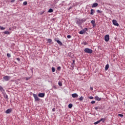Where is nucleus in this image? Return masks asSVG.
Masks as SVG:
<instances>
[{"label": "nucleus", "mask_w": 125, "mask_h": 125, "mask_svg": "<svg viewBox=\"0 0 125 125\" xmlns=\"http://www.w3.org/2000/svg\"><path fill=\"white\" fill-rule=\"evenodd\" d=\"M75 23L77 24L78 26L82 27V24H83V19H77L75 21Z\"/></svg>", "instance_id": "obj_1"}, {"label": "nucleus", "mask_w": 125, "mask_h": 125, "mask_svg": "<svg viewBox=\"0 0 125 125\" xmlns=\"http://www.w3.org/2000/svg\"><path fill=\"white\" fill-rule=\"evenodd\" d=\"M84 52L85 53H89V54H91V53L93 52V51L91 49L86 48L84 49Z\"/></svg>", "instance_id": "obj_2"}, {"label": "nucleus", "mask_w": 125, "mask_h": 125, "mask_svg": "<svg viewBox=\"0 0 125 125\" xmlns=\"http://www.w3.org/2000/svg\"><path fill=\"white\" fill-rule=\"evenodd\" d=\"M10 79H11V77L9 76H5L3 77V80L5 82H8V81H9V80H10Z\"/></svg>", "instance_id": "obj_3"}, {"label": "nucleus", "mask_w": 125, "mask_h": 125, "mask_svg": "<svg viewBox=\"0 0 125 125\" xmlns=\"http://www.w3.org/2000/svg\"><path fill=\"white\" fill-rule=\"evenodd\" d=\"M33 96L34 97L35 99V101H40L41 99L38 97V95L35 94H33Z\"/></svg>", "instance_id": "obj_4"}, {"label": "nucleus", "mask_w": 125, "mask_h": 125, "mask_svg": "<svg viewBox=\"0 0 125 125\" xmlns=\"http://www.w3.org/2000/svg\"><path fill=\"white\" fill-rule=\"evenodd\" d=\"M55 42H57L58 43V44H59V45H63V43H62V42H61V41H60L59 40L55 38Z\"/></svg>", "instance_id": "obj_5"}, {"label": "nucleus", "mask_w": 125, "mask_h": 125, "mask_svg": "<svg viewBox=\"0 0 125 125\" xmlns=\"http://www.w3.org/2000/svg\"><path fill=\"white\" fill-rule=\"evenodd\" d=\"M112 23H113V25H114V26H119V23H118V21H117L116 20H113L112 21Z\"/></svg>", "instance_id": "obj_6"}, {"label": "nucleus", "mask_w": 125, "mask_h": 125, "mask_svg": "<svg viewBox=\"0 0 125 125\" xmlns=\"http://www.w3.org/2000/svg\"><path fill=\"white\" fill-rule=\"evenodd\" d=\"M109 35H106L105 36H104V41L105 42H108L109 40Z\"/></svg>", "instance_id": "obj_7"}, {"label": "nucleus", "mask_w": 125, "mask_h": 125, "mask_svg": "<svg viewBox=\"0 0 125 125\" xmlns=\"http://www.w3.org/2000/svg\"><path fill=\"white\" fill-rule=\"evenodd\" d=\"M72 96L73 98H78L79 97V95L77 93H73L72 94Z\"/></svg>", "instance_id": "obj_8"}, {"label": "nucleus", "mask_w": 125, "mask_h": 125, "mask_svg": "<svg viewBox=\"0 0 125 125\" xmlns=\"http://www.w3.org/2000/svg\"><path fill=\"white\" fill-rule=\"evenodd\" d=\"M45 94H44V93H40L38 94V96L39 97H42L43 98L44 96H45Z\"/></svg>", "instance_id": "obj_9"}, {"label": "nucleus", "mask_w": 125, "mask_h": 125, "mask_svg": "<svg viewBox=\"0 0 125 125\" xmlns=\"http://www.w3.org/2000/svg\"><path fill=\"white\" fill-rule=\"evenodd\" d=\"M11 112H12V109L9 108L5 111V113L6 114H10Z\"/></svg>", "instance_id": "obj_10"}, {"label": "nucleus", "mask_w": 125, "mask_h": 125, "mask_svg": "<svg viewBox=\"0 0 125 125\" xmlns=\"http://www.w3.org/2000/svg\"><path fill=\"white\" fill-rule=\"evenodd\" d=\"M95 99L97 101H100V100H101V98H99L98 96H96L95 97Z\"/></svg>", "instance_id": "obj_11"}, {"label": "nucleus", "mask_w": 125, "mask_h": 125, "mask_svg": "<svg viewBox=\"0 0 125 125\" xmlns=\"http://www.w3.org/2000/svg\"><path fill=\"white\" fill-rule=\"evenodd\" d=\"M97 6H98V3H94L92 5V7H96Z\"/></svg>", "instance_id": "obj_12"}, {"label": "nucleus", "mask_w": 125, "mask_h": 125, "mask_svg": "<svg viewBox=\"0 0 125 125\" xmlns=\"http://www.w3.org/2000/svg\"><path fill=\"white\" fill-rule=\"evenodd\" d=\"M3 95H4V98L7 99V100H8V96L7 95V94H6V93H4Z\"/></svg>", "instance_id": "obj_13"}, {"label": "nucleus", "mask_w": 125, "mask_h": 125, "mask_svg": "<svg viewBox=\"0 0 125 125\" xmlns=\"http://www.w3.org/2000/svg\"><path fill=\"white\" fill-rule=\"evenodd\" d=\"M109 64H107L105 67V70L107 71V70L109 69Z\"/></svg>", "instance_id": "obj_14"}, {"label": "nucleus", "mask_w": 125, "mask_h": 125, "mask_svg": "<svg viewBox=\"0 0 125 125\" xmlns=\"http://www.w3.org/2000/svg\"><path fill=\"white\" fill-rule=\"evenodd\" d=\"M3 33L5 35H10V32H9L8 31H6L3 32Z\"/></svg>", "instance_id": "obj_15"}, {"label": "nucleus", "mask_w": 125, "mask_h": 125, "mask_svg": "<svg viewBox=\"0 0 125 125\" xmlns=\"http://www.w3.org/2000/svg\"><path fill=\"white\" fill-rule=\"evenodd\" d=\"M90 14L91 15H93V14H94V10H93V9H91Z\"/></svg>", "instance_id": "obj_16"}, {"label": "nucleus", "mask_w": 125, "mask_h": 125, "mask_svg": "<svg viewBox=\"0 0 125 125\" xmlns=\"http://www.w3.org/2000/svg\"><path fill=\"white\" fill-rule=\"evenodd\" d=\"M91 24H92L93 26H95V21L92 20L91 21Z\"/></svg>", "instance_id": "obj_17"}, {"label": "nucleus", "mask_w": 125, "mask_h": 125, "mask_svg": "<svg viewBox=\"0 0 125 125\" xmlns=\"http://www.w3.org/2000/svg\"><path fill=\"white\" fill-rule=\"evenodd\" d=\"M85 32L83 30H81L79 34H80V35H83V34H84Z\"/></svg>", "instance_id": "obj_18"}, {"label": "nucleus", "mask_w": 125, "mask_h": 125, "mask_svg": "<svg viewBox=\"0 0 125 125\" xmlns=\"http://www.w3.org/2000/svg\"><path fill=\"white\" fill-rule=\"evenodd\" d=\"M49 13H51L52 12H53V9L52 8H50L48 11Z\"/></svg>", "instance_id": "obj_19"}, {"label": "nucleus", "mask_w": 125, "mask_h": 125, "mask_svg": "<svg viewBox=\"0 0 125 125\" xmlns=\"http://www.w3.org/2000/svg\"><path fill=\"white\" fill-rule=\"evenodd\" d=\"M72 107H73V104H68V108H69V109H71V108H72Z\"/></svg>", "instance_id": "obj_20"}, {"label": "nucleus", "mask_w": 125, "mask_h": 125, "mask_svg": "<svg viewBox=\"0 0 125 125\" xmlns=\"http://www.w3.org/2000/svg\"><path fill=\"white\" fill-rule=\"evenodd\" d=\"M100 122H102V123H104L105 121V119L104 118H102L100 120H99Z\"/></svg>", "instance_id": "obj_21"}, {"label": "nucleus", "mask_w": 125, "mask_h": 125, "mask_svg": "<svg viewBox=\"0 0 125 125\" xmlns=\"http://www.w3.org/2000/svg\"><path fill=\"white\" fill-rule=\"evenodd\" d=\"M58 84H59V85L60 86H62V82L59 81V82H58Z\"/></svg>", "instance_id": "obj_22"}, {"label": "nucleus", "mask_w": 125, "mask_h": 125, "mask_svg": "<svg viewBox=\"0 0 125 125\" xmlns=\"http://www.w3.org/2000/svg\"><path fill=\"white\" fill-rule=\"evenodd\" d=\"M7 56L8 58H10V57H11V55H10V54H9V53H7Z\"/></svg>", "instance_id": "obj_23"}, {"label": "nucleus", "mask_w": 125, "mask_h": 125, "mask_svg": "<svg viewBox=\"0 0 125 125\" xmlns=\"http://www.w3.org/2000/svg\"><path fill=\"white\" fill-rule=\"evenodd\" d=\"M79 100H80V101H83V97L81 96V97L79 98Z\"/></svg>", "instance_id": "obj_24"}, {"label": "nucleus", "mask_w": 125, "mask_h": 125, "mask_svg": "<svg viewBox=\"0 0 125 125\" xmlns=\"http://www.w3.org/2000/svg\"><path fill=\"white\" fill-rule=\"evenodd\" d=\"M52 42V40H51V39H48V42H49V43H50V42Z\"/></svg>", "instance_id": "obj_25"}, {"label": "nucleus", "mask_w": 125, "mask_h": 125, "mask_svg": "<svg viewBox=\"0 0 125 125\" xmlns=\"http://www.w3.org/2000/svg\"><path fill=\"white\" fill-rule=\"evenodd\" d=\"M52 71L53 72V73H54V72H55V67H52Z\"/></svg>", "instance_id": "obj_26"}, {"label": "nucleus", "mask_w": 125, "mask_h": 125, "mask_svg": "<svg viewBox=\"0 0 125 125\" xmlns=\"http://www.w3.org/2000/svg\"><path fill=\"white\" fill-rule=\"evenodd\" d=\"M99 123H100V121H99H99H98L95 122V123H94V125H98V124H99Z\"/></svg>", "instance_id": "obj_27"}, {"label": "nucleus", "mask_w": 125, "mask_h": 125, "mask_svg": "<svg viewBox=\"0 0 125 125\" xmlns=\"http://www.w3.org/2000/svg\"><path fill=\"white\" fill-rule=\"evenodd\" d=\"M27 3H28V2H27V1H25L23 2V5H27Z\"/></svg>", "instance_id": "obj_28"}, {"label": "nucleus", "mask_w": 125, "mask_h": 125, "mask_svg": "<svg viewBox=\"0 0 125 125\" xmlns=\"http://www.w3.org/2000/svg\"><path fill=\"white\" fill-rule=\"evenodd\" d=\"M97 12L98 13H100V14H101V13H102V11H100V10H97Z\"/></svg>", "instance_id": "obj_29"}, {"label": "nucleus", "mask_w": 125, "mask_h": 125, "mask_svg": "<svg viewBox=\"0 0 125 125\" xmlns=\"http://www.w3.org/2000/svg\"><path fill=\"white\" fill-rule=\"evenodd\" d=\"M57 70L58 71H60L61 70V66H59L57 67Z\"/></svg>", "instance_id": "obj_30"}, {"label": "nucleus", "mask_w": 125, "mask_h": 125, "mask_svg": "<svg viewBox=\"0 0 125 125\" xmlns=\"http://www.w3.org/2000/svg\"><path fill=\"white\" fill-rule=\"evenodd\" d=\"M119 117H121V118H123V117H124V115L122 114H118Z\"/></svg>", "instance_id": "obj_31"}, {"label": "nucleus", "mask_w": 125, "mask_h": 125, "mask_svg": "<svg viewBox=\"0 0 125 125\" xmlns=\"http://www.w3.org/2000/svg\"><path fill=\"white\" fill-rule=\"evenodd\" d=\"M0 30H5V28H4L2 26H0Z\"/></svg>", "instance_id": "obj_32"}, {"label": "nucleus", "mask_w": 125, "mask_h": 125, "mask_svg": "<svg viewBox=\"0 0 125 125\" xmlns=\"http://www.w3.org/2000/svg\"><path fill=\"white\" fill-rule=\"evenodd\" d=\"M53 88H54V89H57L58 88V87H57V86L56 85H54L53 86Z\"/></svg>", "instance_id": "obj_33"}, {"label": "nucleus", "mask_w": 125, "mask_h": 125, "mask_svg": "<svg viewBox=\"0 0 125 125\" xmlns=\"http://www.w3.org/2000/svg\"><path fill=\"white\" fill-rule=\"evenodd\" d=\"M83 30L85 33V32H86V31L87 30V28H84V29Z\"/></svg>", "instance_id": "obj_34"}, {"label": "nucleus", "mask_w": 125, "mask_h": 125, "mask_svg": "<svg viewBox=\"0 0 125 125\" xmlns=\"http://www.w3.org/2000/svg\"><path fill=\"white\" fill-rule=\"evenodd\" d=\"M31 71L32 72V74L34 73V68L33 67L30 68Z\"/></svg>", "instance_id": "obj_35"}, {"label": "nucleus", "mask_w": 125, "mask_h": 125, "mask_svg": "<svg viewBox=\"0 0 125 125\" xmlns=\"http://www.w3.org/2000/svg\"><path fill=\"white\" fill-rule=\"evenodd\" d=\"M0 90L1 91H2V90H3V88L0 85Z\"/></svg>", "instance_id": "obj_36"}, {"label": "nucleus", "mask_w": 125, "mask_h": 125, "mask_svg": "<svg viewBox=\"0 0 125 125\" xmlns=\"http://www.w3.org/2000/svg\"><path fill=\"white\" fill-rule=\"evenodd\" d=\"M67 39H71V38H72V36H71V35H67Z\"/></svg>", "instance_id": "obj_37"}, {"label": "nucleus", "mask_w": 125, "mask_h": 125, "mask_svg": "<svg viewBox=\"0 0 125 125\" xmlns=\"http://www.w3.org/2000/svg\"><path fill=\"white\" fill-rule=\"evenodd\" d=\"M72 64V66L74 67V65H75V60L73 61Z\"/></svg>", "instance_id": "obj_38"}, {"label": "nucleus", "mask_w": 125, "mask_h": 125, "mask_svg": "<svg viewBox=\"0 0 125 125\" xmlns=\"http://www.w3.org/2000/svg\"><path fill=\"white\" fill-rule=\"evenodd\" d=\"M91 104H95V101H92L91 102Z\"/></svg>", "instance_id": "obj_39"}, {"label": "nucleus", "mask_w": 125, "mask_h": 125, "mask_svg": "<svg viewBox=\"0 0 125 125\" xmlns=\"http://www.w3.org/2000/svg\"><path fill=\"white\" fill-rule=\"evenodd\" d=\"M30 79H31V77H29V78L26 77L25 78V80H26V81H29V80H30Z\"/></svg>", "instance_id": "obj_40"}, {"label": "nucleus", "mask_w": 125, "mask_h": 125, "mask_svg": "<svg viewBox=\"0 0 125 125\" xmlns=\"http://www.w3.org/2000/svg\"><path fill=\"white\" fill-rule=\"evenodd\" d=\"M85 21H86V19H85V20H83L82 19V23H83V22H85Z\"/></svg>", "instance_id": "obj_41"}, {"label": "nucleus", "mask_w": 125, "mask_h": 125, "mask_svg": "<svg viewBox=\"0 0 125 125\" xmlns=\"http://www.w3.org/2000/svg\"><path fill=\"white\" fill-rule=\"evenodd\" d=\"M72 8H73V7L70 6V7H69V8L68 9V10H70V9H72Z\"/></svg>", "instance_id": "obj_42"}, {"label": "nucleus", "mask_w": 125, "mask_h": 125, "mask_svg": "<svg viewBox=\"0 0 125 125\" xmlns=\"http://www.w3.org/2000/svg\"><path fill=\"white\" fill-rule=\"evenodd\" d=\"M89 99H93V97H92V96H90V97H89Z\"/></svg>", "instance_id": "obj_43"}, {"label": "nucleus", "mask_w": 125, "mask_h": 125, "mask_svg": "<svg viewBox=\"0 0 125 125\" xmlns=\"http://www.w3.org/2000/svg\"><path fill=\"white\" fill-rule=\"evenodd\" d=\"M17 60L19 62H20V59L19 58H17Z\"/></svg>", "instance_id": "obj_44"}, {"label": "nucleus", "mask_w": 125, "mask_h": 125, "mask_svg": "<svg viewBox=\"0 0 125 125\" xmlns=\"http://www.w3.org/2000/svg\"><path fill=\"white\" fill-rule=\"evenodd\" d=\"M90 90H93V87H90Z\"/></svg>", "instance_id": "obj_45"}, {"label": "nucleus", "mask_w": 125, "mask_h": 125, "mask_svg": "<svg viewBox=\"0 0 125 125\" xmlns=\"http://www.w3.org/2000/svg\"><path fill=\"white\" fill-rule=\"evenodd\" d=\"M52 111H53V112H55V108H53L52 109Z\"/></svg>", "instance_id": "obj_46"}, {"label": "nucleus", "mask_w": 125, "mask_h": 125, "mask_svg": "<svg viewBox=\"0 0 125 125\" xmlns=\"http://www.w3.org/2000/svg\"><path fill=\"white\" fill-rule=\"evenodd\" d=\"M95 110H98V107H95Z\"/></svg>", "instance_id": "obj_47"}, {"label": "nucleus", "mask_w": 125, "mask_h": 125, "mask_svg": "<svg viewBox=\"0 0 125 125\" xmlns=\"http://www.w3.org/2000/svg\"><path fill=\"white\" fill-rule=\"evenodd\" d=\"M84 45H86V44H87V42H84Z\"/></svg>", "instance_id": "obj_48"}, {"label": "nucleus", "mask_w": 125, "mask_h": 125, "mask_svg": "<svg viewBox=\"0 0 125 125\" xmlns=\"http://www.w3.org/2000/svg\"><path fill=\"white\" fill-rule=\"evenodd\" d=\"M14 1H15V0H12L11 1V2H14Z\"/></svg>", "instance_id": "obj_49"}]
</instances>
